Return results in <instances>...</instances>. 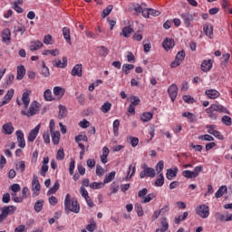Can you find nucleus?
Segmentation results:
<instances>
[{"label":"nucleus","instance_id":"36","mask_svg":"<svg viewBox=\"0 0 232 232\" xmlns=\"http://www.w3.org/2000/svg\"><path fill=\"white\" fill-rule=\"evenodd\" d=\"M110 110H111V103L110 102H106L101 107V111H102V113H108Z\"/></svg>","mask_w":232,"mask_h":232},{"label":"nucleus","instance_id":"24","mask_svg":"<svg viewBox=\"0 0 232 232\" xmlns=\"http://www.w3.org/2000/svg\"><path fill=\"white\" fill-rule=\"evenodd\" d=\"M167 218L165 217L161 218V228L156 229V232H167L169 229V224L167 223Z\"/></svg>","mask_w":232,"mask_h":232},{"label":"nucleus","instance_id":"35","mask_svg":"<svg viewBox=\"0 0 232 232\" xmlns=\"http://www.w3.org/2000/svg\"><path fill=\"white\" fill-rule=\"evenodd\" d=\"M104 182H92L90 184L91 189H101L104 188Z\"/></svg>","mask_w":232,"mask_h":232},{"label":"nucleus","instance_id":"19","mask_svg":"<svg viewBox=\"0 0 232 232\" xmlns=\"http://www.w3.org/2000/svg\"><path fill=\"white\" fill-rule=\"evenodd\" d=\"M32 188L33 191H41V184L39 183L37 175L33 176Z\"/></svg>","mask_w":232,"mask_h":232},{"label":"nucleus","instance_id":"9","mask_svg":"<svg viewBox=\"0 0 232 232\" xmlns=\"http://www.w3.org/2000/svg\"><path fill=\"white\" fill-rule=\"evenodd\" d=\"M14 97V89H10L4 97V101L0 102V108L5 106V104H8L12 101Z\"/></svg>","mask_w":232,"mask_h":232},{"label":"nucleus","instance_id":"16","mask_svg":"<svg viewBox=\"0 0 232 232\" xmlns=\"http://www.w3.org/2000/svg\"><path fill=\"white\" fill-rule=\"evenodd\" d=\"M12 34L10 33V30H4L2 32V41L5 44H10Z\"/></svg>","mask_w":232,"mask_h":232},{"label":"nucleus","instance_id":"55","mask_svg":"<svg viewBox=\"0 0 232 232\" xmlns=\"http://www.w3.org/2000/svg\"><path fill=\"white\" fill-rule=\"evenodd\" d=\"M162 169H164V161L160 160L156 165V171H157L158 175L160 174Z\"/></svg>","mask_w":232,"mask_h":232},{"label":"nucleus","instance_id":"22","mask_svg":"<svg viewBox=\"0 0 232 232\" xmlns=\"http://www.w3.org/2000/svg\"><path fill=\"white\" fill-rule=\"evenodd\" d=\"M205 93L208 97V99H218V97H220V92L213 89L207 90Z\"/></svg>","mask_w":232,"mask_h":232},{"label":"nucleus","instance_id":"40","mask_svg":"<svg viewBox=\"0 0 232 232\" xmlns=\"http://www.w3.org/2000/svg\"><path fill=\"white\" fill-rule=\"evenodd\" d=\"M198 140H206L207 142H212L213 140H215V138H213V136L209 134H205L198 136Z\"/></svg>","mask_w":232,"mask_h":232},{"label":"nucleus","instance_id":"44","mask_svg":"<svg viewBox=\"0 0 232 232\" xmlns=\"http://www.w3.org/2000/svg\"><path fill=\"white\" fill-rule=\"evenodd\" d=\"M14 74H9L6 82L3 84V88H8L14 82Z\"/></svg>","mask_w":232,"mask_h":232},{"label":"nucleus","instance_id":"49","mask_svg":"<svg viewBox=\"0 0 232 232\" xmlns=\"http://www.w3.org/2000/svg\"><path fill=\"white\" fill-rule=\"evenodd\" d=\"M48 53H50L51 55H53V57H57V55H59V50L55 49V50H45L43 52V55H48Z\"/></svg>","mask_w":232,"mask_h":232},{"label":"nucleus","instance_id":"33","mask_svg":"<svg viewBox=\"0 0 232 232\" xmlns=\"http://www.w3.org/2000/svg\"><path fill=\"white\" fill-rule=\"evenodd\" d=\"M98 49V53L99 55H101V57H106V55H108L109 51L108 48H106L105 46H99L97 47Z\"/></svg>","mask_w":232,"mask_h":232},{"label":"nucleus","instance_id":"45","mask_svg":"<svg viewBox=\"0 0 232 232\" xmlns=\"http://www.w3.org/2000/svg\"><path fill=\"white\" fill-rule=\"evenodd\" d=\"M111 10H113V6L111 5H108L105 9H103L102 17H108V14H111Z\"/></svg>","mask_w":232,"mask_h":232},{"label":"nucleus","instance_id":"37","mask_svg":"<svg viewBox=\"0 0 232 232\" xmlns=\"http://www.w3.org/2000/svg\"><path fill=\"white\" fill-rule=\"evenodd\" d=\"M188 215H189L188 212H184L183 215L179 216L178 218H175L174 219L175 224H180V222L188 218Z\"/></svg>","mask_w":232,"mask_h":232},{"label":"nucleus","instance_id":"25","mask_svg":"<svg viewBox=\"0 0 232 232\" xmlns=\"http://www.w3.org/2000/svg\"><path fill=\"white\" fill-rule=\"evenodd\" d=\"M22 101L24 110H28V106H30V92H24L22 95Z\"/></svg>","mask_w":232,"mask_h":232},{"label":"nucleus","instance_id":"60","mask_svg":"<svg viewBox=\"0 0 232 232\" xmlns=\"http://www.w3.org/2000/svg\"><path fill=\"white\" fill-rule=\"evenodd\" d=\"M134 32V30H122L120 33V35H123V37H130Z\"/></svg>","mask_w":232,"mask_h":232},{"label":"nucleus","instance_id":"15","mask_svg":"<svg viewBox=\"0 0 232 232\" xmlns=\"http://www.w3.org/2000/svg\"><path fill=\"white\" fill-rule=\"evenodd\" d=\"M179 173V169L175 168L167 169L166 178L168 180H173L175 177H177V174Z\"/></svg>","mask_w":232,"mask_h":232},{"label":"nucleus","instance_id":"20","mask_svg":"<svg viewBox=\"0 0 232 232\" xmlns=\"http://www.w3.org/2000/svg\"><path fill=\"white\" fill-rule=\"evenodd\" d=\"M44 44L41 43V41L36 40L34 42H31L30 50L31 52H37V50H41Z\"/></svg>","mask_w":232,"mask_h":232},{"label":"nucleus","instance_id":"3","mask_svg":"<svg viewBox=\"0 0 232 232\" xmlns=\"http://www.w3.org/2000/svg\"><path fill=\"white\" fill-rule=\"evenodd\" d=\"M41 108L39 107V103L37 102H33L30 105L29 111L26 112L25 111H22V115L25 117H34V115H37V111H39Z\"/></svg>","mask_w":232,"mask_h":232},{"label":"nucleus","instance_id":"38","mask_svg":"<svg viewBox=\"0 0 232 232\" xmlns=\"http://www.w3.org/2000/svg\"><path fill=\"white\" fill-rule=\"evenodd\" d=\"M133 68H135V65L133 64H130V63H125L122 65V72H124L125 75H128V73H130V70H133Z\"/></svg>","mask_w":232,"mask_h":232},{"label":"nucleus","instance_id":"31","mask_svg":"<svg viewBox=\"0 0 232 232\" xmlns=\"http://www.w3.org/2000/svg\"><path fill=\"white\" fill-rule=\"evenodd\" d=\"M116 173L117 172L115 171H111V173H109L108 176H105L103 179V184H109V182H111V180H114Z\"/></svg>","mask_w":232,"mask_h":232},{"label":"nucleus","instance_id":"29","mask_svg":"<svg viewBox=\"0 0 232 232\" xmlns=\"http://www.w3.org/2000/svg\"><path fill=\"white\" fill-rule=\"evenodd\" d=\"M227 191V186H221L215 194L216 198H221V197H224V194Z\"/></svg>","mask_w":232,"mask_h":232},{"label":"nucleus","instance_id":"23","mask_svg":"<svg viewBox=\"0 0 232 232\" xmlns=\"http://www.w3.org/2000/svg\"><path fill=\"white\" fill-rule=\"evenodd\" d=\"M53 93L56 97H58V99H63V96L64 93H66V91L63 87L56 86L53 88Z\"/></svg>","mask_w":232,"mask_h":232},{"label":"nucleus","instance_id":"4","mask_svg":"<svg viewBox=\"0 0 232 232\" xmlns=\"http://www.w3.org/2000/svg\"><path fill=\"white\" fill-rule=\"evenodd\" d=\"M141 169L143 170L140 171V179H145V177H150V179H154L156 173H155V169L151 167H148L146 164H143L141 166Z\"/></svg>","mask_w":232,"mask_h":232},{"label":"nucleus","instance_id":"12","mask_svg":"<svg viewBox=\"0 0 232 232\" xmlns=\"http://www.w3.org/2000/svg\"><path fill=\"white\" fill-rule=\"evenodd\" d=\"M180 17L183 20L184 24H186V26L189 28V24H191V21H193V14H190L188 13H183L180 14Z\"/></svg>","mask_w":232,"mask_h":232},{"label":"nucleus","instance_id":"62","mask_svg":"<svg viewBox=\"0 0 232 232\" xmlns=\"http://www.w3.org/2000/svg\"><path fill=\"white\" fill-rule=\"evenodd\" d=\"M130 146H132V148H136V146H138L139 144V138L130 136Z\"/></svg>","mask_w":232,"mask_h":232},{"label":"nucleus","instance_id":"47","mask_svg":"<svg viewBox=\"0 0 232 232\" xmlns=\"http://www.w3.org/2000/svg\"><path fill=\"white\" fill-rule=\"evenodd\" d=\"M63 37H64L66 43H68V44H72V38L70 36V30H63Z\"/></svg>","mask_w":232,"mask_h":232},{"label":"nucleus","instance_id":"54","mask_svg":"<svg viewBox=\"0 0 232 232\" xmlns=\"http://www.w3.org/2000/svg\"><path fill=\"white\" fill-rule=\"evenodd\" d=\"M57 160H64V149L60 148L56 154Z\"/></svg>","mask_w":232,"mask_h":232},{"label":"nucleus","instance_id":"50","mask_svg":"<svg viewBox=\"0 0 232 232\" xmlns=\"http://www.w3.org/2000/svg\"><path fill=\"white\" fill-rule=\"evenodd\" d=\"M135 209L137 211L138 217H144V210L142 209V205L137 203L135 205Z\"/></svg>","mask_w":232,"mask_h":232},{"label":"nucleus","instance_id":"6","mask_svg":"<svg viewBox=\"0 0 232 232\" xmlns=\"http://www.w3.org/2000/svg\"><path fill=\"white\" fill-rule=\"evenodd\" d=\"M15 135H16L18 147L24 149L26 146V141L24 140V133L23 132V130H16Z\"/></svg>","mask_w":232,"mask_h":232},{"label":"nucleus","instance_id":"46","mask_svg":"<svg viewBox=\"0 0 232 232\" xmlns=\"http://www.w3.org/2000/svg\"><path fill=\"white\" fill-rule=\"evenodd\" d=\"M130 101H131L130 105L132 106H139V104H140V99L138 96L131 95Z\"/></svg>","mask_w":232,"mask_h":232},{"label":"nucleus","instance_id":"48","mask_svg":"<svg viewBox=\"0 0 232 232\" xmlns=\"http://www.w3.org/2000/svg\"><path fill=\"white\" fill-rule=\"evenodd\" d=\"M229 57H231L229 53H225L222 55L221 66H227V63H229Z\"/></svg>","mask_w":232,"mask_h":232},{"label":"nucleus","instance_id":"56","mask_svg":"<svg viewBox=\"0 0 232 232\" xmlns=\"http://www.w3.org/2000/svg\"><path fill=\"white\" fill-rule=\"evenodd\" d=\"M25 168H26V165L24 164V160L20 161L19 164H16V169H18L20 173H24Z\"/></svg>","mask_w":232,"mask_h":232},{"label":"nucleus","instance_id":"14","mask_svg":"<svg viewBox=\"0 0 232 232\" xmlns=\"http://www.w3.org/2000/svg\"><path fill=\"white\" fill-rule=\"evenodd\" d=\"M162 46L167 51L171 50L175 46V41L171 38H166L162 43Z\"/></svg>","mask_w":232,"mask_h":232},{"label":"nucleus","instance_id":"63","mask_svg":"<svg viewBox=\"0 0 232 232\" xmlns=\"http://www.w3.org/2000/svg\"><path fill=\"white\" fill-rule=\"evenodd\" d=\"M203 167L202 166H197L194 169V171H192V173H194V177L197 179V177H198V175H200V172H202Z\"/></svg>","mask_w":232,"mask_h":232},{"label":"nucleus","instance_id":"51","mask_svg":"<svg viewBox=\"0 0 232 232\" xmlns=\"http://www.w3.org/2000/svg\"><path fill=\"white\" fill-rule=\"evenodd\" d=\"M182 176L185 177V179H196L195 174L190 170H183Z\"/></svg>","mask_w":232,"mask_h":232},{"label":"nucleus","instance_id":"43","mask_svg":"<svg viewBox=\"0 0 232 232\" xmlns=\"http://www.w3.org/2000/svg\"><path fill=\"white\" fill-rule=\"evenodd\" d=\"M44 97L45 101H54L53 97L52 96V91L50 89H47L44 92Z\"/></svg>","mask_w":232,"mask_h":232},{"label":"nucleus","instance_id":"17","mask_svg":"<svg viewBox=\"0 0 232 232\" xmlns=\"http://www.w3.org/2000/svg\"><path fill=\"white\" fill-rule=\"evenodd\" d=\"M1 211H3L8 217V215H14L15 211H17V207L15 206L3 207L1 208Z\"/></svg>","mask_w":232,"mask_h":232},{"label":"nucleus","instance_id":"58","mask_svg":"<svg viewBox=\"0 0 232 232\" xmlns=\"http://www.w3.org/2000/svg\"><path fill=\"white\" fill-rule=\"evenodd\" d=\"M49 167L48 165H43L39 173L42 177H46V173L48 172Z\"/></svg>","mask_w":232,"mask_h":232},{"label":"nucleus","instance_id":"26","mask_svg":"<svg viewBox=\"0 0 232 232\" xmlns=\"http://www.w3.org/2000/svg\"><path fill=\"white\" fill-rule=\"evenodd\" d=\"M52 135V141L53 143L56 146L57 144H59V140H61V132H59V130L51 132Z\"/></svg>","mask_w":232,"mask_h":232},{"label":"nucleus","instance_id":"53","mask_svg":"<svg viewBox=\"0 0 232 232\" xmlns=\"http://www.w3.org/2000/svg\"><path fill=\"white\" fill-rule=\"evenodd\" d=\"M221 121L223 122V124H226V126H231L232 124L231 117L227 115L223 116Z\"/></svg>","mask_w":232,"mask_h":232},{"label":"nucleus","instance_id":"34","mask_svg":"<svg viewBox=\"0 0 232 232\" xmlns=\"http://www.w3.org/2000/svg\"><path fill=\"white\" fill-rule=\"evenodd\" d=\"M182 117H186L187 119H188L189 122H197L195 115H193V113L189 111L183 112Z\"/></svg>","mask_w":232,"mask_h":232},{"label":"nucleus","instance_id":"30","mask_svg":"<svg viewBox=\"0 0 232 232\" xmlns=\"http://www.w3.org/2000/svg\"><path fill=\"white\" fill-rule=\"evenodd\" d=\"M60 184L59 181L54 182L53 186L48 190L47 195H54L59 190Z\"/></svg>","mask_w":232,"mask_h":232},{"label":"nucleus","instance_id":"11","mask_svg":"<svg viewBox=\"0 0 232 232\" xmlns=\"http://www.w3.org/2000/svg\"><path fill=\"white\" fill-rule=\"evenodd\" d=\"M14 130L12 122H7L2 126V132H4L5 135H12L14 133Z\"/></svg>","mask_w":232,"mask_h":232},{"label":"nucleus","instance_id":"1","mask_svg":"<svg viewBox=\"0 0 232 232\" xmlns=\"http://www.w3.org/2000/svg\"><path fill=\"white\" fill-rule=\"evenodd\" d=\"M215 111H218V113H227L229 115V111L222 105L218 104H212L208 109H206V113L208 114L209 119L211 121H217L218 119V114H217Z\"/></svg>","mask_w":232,"mask_h":232},{"label":"nucleus","instance_id":"2","mask_svg":"<svg viewBox=\"0 0 232 232\" xmlns=\"http://www.w3.org/2000/svg\"><path fill=\"white\" fill-rule=\"evenodd\" d=\"M64 208H65L66 213H69V211H71L72 213H79V211H81V207L77 202V198L72 199V197L70 196V194H67L65 196Z\"/></svg>","mask_w":232,"mask_h":232},{"label":"nucleus","instance_id":"18","mask_svg":"<svg viewBox=\"0 0 232 232\" xmlns=\"http://www.w3.org/2000/svg\"><path fill=\"white\" fill-rule=\"evenodd\" d=\"M59 109V113H58V119H65V117L68 116V109L66 108V106L63 105H59L58 106Z\"/></svg>","mask_w":232,"mask_h":232},{"label":"nucleus","instance_id":"13","mask_svg":"<svg viewBox=\"0 0 232 232\" xmlns=\"http://www.w3.org/2000/svg\"><path fill=\"white\" fill-rule=\"evenodd\" d=\"M24 75H26V69L24 68V65L18 66L16 80L23 81V79H24Z\"/></svg>","mask_w":232,"mask_h":232},{"label":"nucleus","instance_id":"8","mask_svg":"<svg viewBox=\"0 0 232 232\" xmlns=\"http://www.w3.org/2000/svg\"><path fill=\"white\" fill-rule=\"evenodd\" d=\"M39 130H41V124H38L34 129H33L28 135L27 140L28 142H34L35 139H37V135H39Z\"/></svg>","mask_w":232,"mask_h":232},{"label":"nucleus","instance_id":"57","mask_svg":"<svg viewBox=\"0 0 232 232\" xmlns=\"http://www.w3.org/2000/svg\"><path fill=\"white\" fill-rule=\"evenodd\" d=\"M186 58V53L184 50L179 52L176 55V60L179 61L182 63V60Z\"/></svg>","mask_w":232,"mask_h":232},{"label":"nucleus","instance_id":"27","mask_svg":"<svg viewBox=\"0 0 232 232\" xmlns=\"http://www.w3.org/2000/svg\"><path fill=\"white\" fill-rule=\"evenodd\" d=\"M153 119V112H143L140 116L142 122H150Z\"/></svg>","mask_w":232,"mask_h":232},{"label":"nucleus","instance_id":"32","mask_svg":"<svg viewBox=\"0 0 232 232\" xmlns=\"http://www.w3.org/2000/svg\"><path fill=\"white\" fill-rule=\"evenodd\" d=\"M154 184L157 188H162V186H164V175L162 173L159 175V178L156 179Z\"/></svg>","mask_w":232,"mask_h":232},{"label":"nucleus","instance_id":"64","mask_svg":"<svg viewBox=\"0 0 232 232\" xmlns=\"http://www.w3.org/2000/svg\"><path fill=\"white\" fill-rule=\"evenodd\" d=\"M96 175L97 177H102V175H104V169H102L101 165L96 166Z\"/></svg>","mask_w":232,"mask_h":232},{"label":"nucleus","instance_id":"10","mask_svg":"<svg viewBox=\"0 0 232 232\" xmlns=\"http://www.w3.org/2000/svg\"><path fill=\"white\" fill-rule=\"evenodd\" d=\"M71 74L72 75V77H82V64H76L72 68Z\"/></svg>","mask_w":232,"mask_h":232},{"label":"nucleus","instance_id":"7","mask_svg":"<svg viewBox=\"0 0 232 232\" xmlns=\"http://www.w3.org/2000/svg\"><path fill=\"white\" fill-rule=\"evenodd\" d=\"M168 93L172 102H175V99H177V95L179 93V87L177 86V84L175 83L171 84L168 89Z\"/></svg>","mask_w":232,"mask_h":232},{"label":"nucleus","instance_id":"42","mask_svg":"<svg viewBox=\"0 0 232 232\" xmlns=\"http://www.w3.org/2000/svg\"><path fill=\"white\" fill-rule=\"evenodd\" d=\"M124 27L122 30H133V23L130 20L123 21Z\"/></svg>","mask_w":232,"mask_h":232},{"label":"nucleus","instance_id":"5","mask_svg":"<svg viewBox=\"0 0 232 232\" xmlns=\"http://www.w3.org/2000/svg\"><path fill=\"white\" fill-rule=\"evenodd\" d=\"M196 213L201 218H208V217H209V207L207 205H199L196 209Z\"/></svg>","mask_w":232,"mask_h":232},{"label":"nucleus","instance_id":"39","mask_svg":"<svg viewBox=\"0 0 232 232\" xmlns=\"http://www.w3.org/2000/svg\"><path fill=\"white\" fill-rule=\"evenodd\" d=\"M119 126H121V121L115 120L113 121V133L115 137H119Z\"/></svg>","mask_w":232,"mask_h":232},{"label":"nucleus","instance_id":"59","mask_svg":"<svg viewBox=\"0 0 232 232\" xmlns=\"http://www.w3.org/2000/svg\"><path fill=\"white\" fill-rule=\"evenodd\" d=\"M79 126L83 130H86V128L90 127V121H88L86 119H83L82 121H80Z\"/></svg>","mask_w":232,"mask_h":232},{"label":"nucleus","instance_id":"41","mask_svg":"<svg viewBox=\"0 0 232 232\" xmlns=\"http://www.w3.org/2000/svg\"><path fill=\"white\" fill-rule=\"evenodd\" d=\"M41 74L44 75V77H50V70L48 69V67L46 66L44 62H43V67H42V70H41Z\"/></svg>","mask_w":232,"mask_h":232},{"label":"nucleus","instance_id":"52","mask_svg":"<svg viewBox=\"0 0 232 232\" xmlns=\"http://www.w3.org/2000/svg\"><path fill=\"white\" fill-rule=\"evenodd\" d=\"M81 140H83V142H88V136L80 134L75 137V142H77V144H79Z\"/></svg>","mask_w":232,"mask_h":232},{"label":"nucleus","instance_id":"28","mask_svg":"<svg viewBox=\"0 0 232 232\" xmlns=\"http://www.w3.org/2000/svg\"><path fill=\"white\" fill-rule=\"evenodd\" d=\"M44 204V200L43 199H39L34 203V211H36V213H41V211H43V206Z\"/></svg>","mask_w":232,"mask_h":232},{"label":"nucleus","instance_id":"61","mask_svg":"<svg viewBox=\"0 0 232 232\" xmlns=\"http://www.w3.org/2000/svg\"><path fill=\"white\" fill-rule=\"evenodd\" d=\"M95 227H97V224L92 220L91 224L87 225L86 229L87 231L93 232L95 231Z\"/></svg>","mask_w":232,"mask_h":232},{"label":"nucleus","instance_id":"21","mask_svg":"<svg viewBox=\"0 0 232 232\" xmlns=\"http://www.w3.org/2000/svg\"><path fill=\"white\" fill-rule=\"evenodd\" d=\"M213 68V63L211 60H204L201 63V70L202 72H209Z\"/></svg>","mask_w":232,"mask_h":232}]
</instances>
